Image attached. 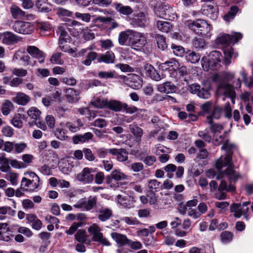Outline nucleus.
Here are the masks:
<instances>
[{
    "instance_id": "obj_53",
    "label": "nucleus",
    "mask_w": 253,
    "mask_h": 253,
    "mask_svg": "<svg viewBox=\"0 0 253 253\" xmlns=\"http://www.w3.org/2000/svg\"><path fill=\"white\" fill-rule=\"evenodd\" d=\"M99 212L100 214L98 215V218L103 221L109 219L111 216V212L108 209L101 210Z\"/></svg>"
},
{
    "instance_id": "obj_15",
    "label": "nucleus",
    "mask_w": 253,
    "mask_h": 253,
    "mask_svg": "<svg viewBox=\"0 0 253 253\" xmlns=\"http://www.w3.org/2000/svg\"><path fill=\"white\" fill-rule=\"evenodd\" d=\"M157 90L161 93L166 94L175 92L177 90L176 86L171 82H166L157 85Z\"/></svg>"
},
{
    "instance_id": "obj_61",
    "label": "nucleus",
    "mask_w": 253,
    "mask_h": 253,
    "mask_svg": "<svg viewBox=\"0 0 253 253\" xmlns=\"http://www.w3.org/2000/svg\"><path fill=\"white\" fill-rule=\"evenodd\" d=\"M75 15L77 18L81 19L82 21L85 22H88L91 18L90 15L88 13H81L77 12Z\"/></svg>"
},
{
    "instance_id": "obj_51",
    "label": "nucleus",
    "mask_w": 253,
    "mask_h": 253,
    "mask_svg": "<svg viewBox=\"0 0 253 253\" xmlns=\"http://www.w3.org/2000/svg\"><path fill=\"white\" fill-rule=\"evenodd\" d=\"M155 192V191L152 190H150L147 192V196L150 205H154L157 203L158 196H156Z\"/></svg>"
},
{
    "instance_id": "obj_40",
    "label": "nucleus",
    "mask_w": 253,
    "mask_h": 253,
    "mask_svg": "<svg viewBox=\"0 0 253 253\" xmlns=\"http://www.w3.org/2000/svg\"><path fill=\"white\" fill-rule=\"evenodd\" d=\"M133 35H130L126 32H122L119 34V42L122 44H125L126 42L129 45V42L130 38H131Z\"/></svg>"
},
{
    "instance_id": "obj_29",
    "label": "nucleus",
    "mask_w": 253,
    "mask_h": 253,
    "mask_svg": "<svg viewBox=\"0 0 253 253\" xmlns=\"http://www.w3.org/2000/svg\"><path fill=\"white\" fill-rule=\"evenodd\" d=\"M91 104L95 108H102L107 107L111 108V102H107V101L104 99L97 98L91 102Z\"/></svg>"
},
{
    "instance_id": "obj_21",
    "label": "nucleus",
    "mask_w": 253,
    "mask_h": 253,
    "mask_svg": "<svg viewBox=\"0 0 253 253\" xmlns=\"http://www.w3.org/2000/svg\"><path fill=\"white\" fill-rule=\"evenodd\" d=\"M128 151L124 149H117L112 148V155L116 156L117 159L120 162H125L127 159Z\"/></svg>"
},
{
    "instance_id": "obj_8",
    "label": "nucleus",
    "mask_w": 253,
    "mask_h": 253,
    "mask_svg": "<svg viewBox=\"0 0 253 253\" xmlns=\"http://www.w3.org/2000/svg\"><path fill=\"white\" fill-rule=\"evenodd\" d=\"M124 83L132 89H139L142 86L143 80L140 76L131 74L126 77Z\"/></svg>"
},
{
    "instance_id": "obj_37",
    "label": "nucleus",
    "mask_w": 253,
    "mask_h": 253,
    "mask_svg": "<svg viewBox=\"0 0 253 253\" xmlns=\"http://www.w3.org/2000/svg\"><path fill=\"white\" fill-rule=\"evenodd\" d=\"M127 104L122 102L112 99V111L115 112L124 111V107H126Z\"/></svg>"
},
{
    "instance_id": "obj_57",
    "label": "nucleus",
    "mask_w": 253,
    "mask_h": 253,
    "mask_svg": "<svg viewBox=\"0 0 253 253\" xmlns=\"http://www.w3.org/2000/svg\"><path fill=\"white\" fill-rule=\"evenodd\" d=\"M144 163L147 166H152L156 161V158L154 156H147L144 159H141Z\"/></svg>"
},
{
    "instance_id": "obj_10",
    "label": "nucleus",
    "mask_w": 253,
    "mask_h": 253,
    "mask_svg": "<svg viewBox=\"0 0 253 253\" xmlns=\"http://www.w3.org/2000/svg\"><path fill=\"white\" fill-rule=\"evenodd\" d=\"M147 42L146 38L144 36L141 35L138 36L133 35L129 39V45L135 50L141 51Z\"/></svg>"
},
{
    "instance_id": "obj_35",
    "label": "nucleus",
    "mask_w": 253,
    "mask_h": 253,
    "mask_svg": "<svg viewBox=\"0 0 253 253\" xmlns=\"http://www.w3.org/2000/svg\"><path fill=\"white\" fill-rule=\"evenodd\" d=\"M170 47L175 55L182 57L185 55L186 51L183 46L172 43Z\"/></svg>"
},
{
    "instance_id": "obj_23",
    "label": "nucleus",
    "mask_w": 253,
    "mask_h": 253,
    "mask_svg": "<svg viewBox=\"0 0 253 253\" xmlns=\"http://www.w3.org/2000/svg\"><path fill=\"white\" fill-rule=\"evenodd\" d=\"M112 238H113L120 246H123L130 242L125 235L119 234L116 232L112 233Z\"/></svg>"
},
{
    "instance_id": "obj_17",
    "label": "nucleus",
    "mask_w": 253,
    "mask_h": 253,
    "mask_svg": "<svg viewBox=\"0 0 253 253\" xmlns=\"http://www.w3.org/2000/svg\"><path fill=\"white\" fill-rule=\"evenodd\" d=\"M2 42L7 45H11L19 41L18 36L10 32H5L2 34Z\"/></svg>"
},
{
    "instance_id": "obj_26",
    "label": "nucleus",
    "mask_w": 253,
    "mask_h": 253,
    "mask_svg": "<svg viewBox=\"0 0 253 253\" xmlns=\"http://www.w3.org/2000/svg\"><path fill=\"white\" fill-rule=\"evenodd\" d=\"M184 56L187 62L191 63H196L198 62L200 59L199 54L190 50L186 51Z\"/></svg>"
},
{
    "instance_id": "obj_58",
    "label": "nucleus",
    "mask_w": 253,
    "mask_h": 253,
    "mask_svg": "<svg viewBox=\"0 0 253 253\" xmlns=\"http://www.w3.org/2000/svg\"><path fill=\"white\" fill-rule=\"evenodd\" d=\"M115 67L118 69H120L122 72H131L134 71L133 68L130 67L128 64L120 63L116 64Z\"/></svg>"
},
{
    "instance_id": "obj_59",
    "label": "nucleus",
    "mask_w": 253,
    "mask_h": 253,
    "mask_svg": "<svg viewBox=\"0 0 253 253\" xmlns=\"http://www.w3.org/2000/svg\"><path fill=\"white\" fill-rule=\"evenodd\" d=\"M27 147V144L24 142L14 143V145L15 152L17 153H20L22 152Z\"/></svg>"
},
{
    "instance_id": "obj_22",
    "label": "nucleus",
    "mask_w": 253,
    "mask_h": 253,
    "mask_svg": "<svg viewBox=\"0 0 253 253\" xmlns=\"http://www.w3.org/2000/svg\"><path fill=\"white\" fill-rule=\"evenodd\" d=\"M30 100V96L22 92H18L12 99L13 101L21 105H26Z\"/></svg>"
},
{
    "instance_id": "obj_3",
    "label": "nucleus",
    "mask_w": 253,
    "mask_h": 253,
    "mask_svg": "<svg viewBox=\"0 0 253 253\" xmlns=\"http://www.w3.org/2000/svg\"><path fill=\"white\" fill-rule=\"evenodd\" d=\"M242 38L243 35L241 33L234 32L233 35L223 33L215 40L214 43L217 46H228L238 42Z\"/></svg>"
},
{
    "instance_id": "obj_18",
    "label": "nucleus",
    "mask_w": 253,
    "mask_h": 253,
    "mask_svg": "<svg viewBox=\"0 0 253 253\" xmlns=\"http://www.w3.org/2000/svg\"><path fill=\"white\" fill-rule=\"evenodd\" d=\"M218 88L219 90L221 89L224 90L222 94L225 97L230 98L233 96H236L234 87L230 84L223 83L219 84Z\"/></svg>"
},
{
    "instance_id": "obj_1",
    "label": "nucleus",
    "mask_w": 253,
    "mask_h": 253,
    "mask_svg": "<svg viewBox=\"0 0 253 253\" xmlns=\"http://www.w3.org/2000/svg\"><path fill=\"white\" fill-rule=\"evenodd\" d=\"M222 56L220 51L214 50L210 53L207 56H204L201 60L203 69L209 71L217 70L220 66Z\"/></svg>"
},
{
    "instance_id": "obj_62",
    "label": "nucleus",
    "mask_w": 253,
    "mask_h": 253,
    "mask_svg": "<svg viewBox=\"0 0 253 253\" xmlns=\"http://www.w3.org/2000/svg\"><path fill=\"white\" fill-rule=\"evenodd\" d=\"M83 152L84 154L85 158L89 161H93L95 160V156L92 153L91 150L88 148H84Z\"/></svg>"
},
{
    "instance_id": "obj_2",
    "label": "nucleus",
    "mask_w": 253,
    "mask_h": 253,
    "mask_svg": "<svg viewBox=\"0 0 253 253\" xmlns=\"http://www.w3.org/2000/svg\"><path fill=\"white\" fill-rule=\"evenodd\" d=\"M188 26L197 35L206 38L210 37V32L212 26L204 20L198 19L195 21H190Z\"/></svg>"
},
{
    "instance_id": "obj_9",
    "label": "nucleus",
    "mask_w": 253,
    "mask_h": 253,
    "mask_svg": "<svg viewBox=\"0 0 253 253\" xmlns=\"http://www.w3.org/2000/svg\"><path fill=\"white\" fill-rule=\"evenodd\" d=\"M12 28L15 32L22 34H30L33 29V26L30 23L21 21L15 22Z\"/></svg>"
},
{
    "instance_id": "obj_27",
    "label": "nucleus",
    "mask_w": 253,
    "mask_h": 253,
    "mask_svg": "<svg viewBox=\"0 0 253 253\" xmlns=\"http://www.w3.org/2000/svg\"><path fill=\"white\" fill-rule=\"evenodd\" d=\"M66 127L72 132H76L80 129V127L83 126V124L80 119H77L74 123L67 122Z\"/></svg>"
},
{
    "instance_id": "obj_64",
    "label": "nucleus",
    "mask_w": 253,
    "mask_h": 253,
    "mask_svg": "<svg viewBox=\"0 0 253 253\" xmlns=\"http://www.w3.org/2000/svg\"><path fill=\"white\" fill-rule=\"evenodd\" d=\"M7 176L8 177V179L9 180L11 183L13 185H16L17 184V174L14 172H8Z\"/></svg>"
},
{
    "instance_id": "obj_33",
    "label": "nucleus",
    "mask_w": 253,
    "mask_h": 253,
    "mask_svg": "<svg viewBox=\"0 0 253 253\" xmlns=\"http://www.w3.org/2000/svg\"><path fill=\"white\" fill-rule=\"evenodd\" d=\"M188 74L187 67L185 66H179L178 69L176 70V72L173 73L172 78L177 80L180 79L187 75Z\"/></svg>"
},
{
    "instance_id": "obj_55",
    "label": "nucleus",
    "mask_w": 253,
    "mask_h": 253,
    "mask_svg": "<svg viewBox=\"0 0 253 253\" xmlns=\"http://www.w3.org/2000/svg\"><path fill=\"white\" fill-rule=\"evenodd\" d=\"M61 55L62 53L60 52H56L53 54L50 58L51 62L52 63L62 64L63 61L61 58Z\"/></svg>"
},
{
    "instance_id": "obj_39",
    "label": "nucleus",
    "mask_w": 253,
    "mask_h": 253,
    "mask_svg": "<svg viewBox=\"0 0 253 253\" xmlns=\"http://www.w3.org/2000/svg\"><path fill=\"white\" fill-rule=\"evenodd\" d=\"M170 64H169L168 67V73L169 75V76L171 78H172L173 73L176 72V70L178 69V67L180 66V63L177 60L173 59H170Z\"/></svg>"
},
{
    "instance_id": "obj_60",
    "label": "nucleus",
    "mask_w": 253,
    "mask_h": 253,
    "mask_svg": "<svg viewBox=\"0 0 253 253\" xmlns=\"http://www.w3.org/2000/svg\"><path fill=\"white\" fill-rule=\"evenodd\" d=\"M235 145L234 144H228V140H227L223 144L222 149L225 150L227 154L233 155V149L235 148Z\"/></svg>"
},
{
    "instance_id": "obj_46",
    "label": "nucleus",
    "mask_w": 253,
    "mask_h": 253,
    "mask_svg": "<svg viewBox=\"0 0 253 253\" xmlns=\"http://www.w3.org/2000/svg\"><path fill=\"white\" fill-rule=\"evenodd\" d=\"M98 56L99 55L96 52H90L88 53L86 59L83 61V63L86 66H89L91 64V61H93L95 59L97 60Z\"/></svg>"
},
{
    "instance_id": "obj_44",
    "label": "nucleus",
    "mask_w": 253,
    "mask_h": 253,
    "mask_svg": "<svg viewBox=\"0 0 253 253\" xmlns=\"http://www.w3.org/2000/svg\"><path fill=\"white\" fill-rule=\"evenodd\" d=\"M28 116L32 119L38 120L41 114V111L36 107H31L27 111Z\"/></svg>"
},
{
    "instance_id": "obj_14",
    "label": "nucleus",
    "mask_w": 253,
    "mask_h": 253,
    "mask_svg": "<svg viewBox=\"0 0 253 253\" xmlns=\"http://www.w3.org/2000/svg\"><path fill=\"white\" fill-rule=\"evenodd\" d=\"M146 23V14L143 12H139L131 19L130 23L135 27H144Z\"/></svg>"
},
{
    "instance_id": "obj_6",
    "label": "nucleus",
    "mask_w": 253,
    "mask_h": 253,
    "mask_svg": "<svg viewBox=\"0 0 253 253\" xmlns=\"http://www.w3.org/2000/svg\"><path fill=\"white\" fill-rule=\"evenodd\" d=\"M95 172L96 170L92 168H85L77 175L76 178L84 183H90L94 179Z\"/></svg>"
},
{
    "instance_id": "obj_54",
    "label": "nucleus",
    "mask_w": 253,
    "mask_h": 253,
    "mask_svg": "<svg viewBox=\"0 0 253 253\" xmlns=\"http://www.w3.org/2000/svg\"><path fill=\"white\" fill-rule=\"evenodd\" d=\"M121 220L124 221L128 225H138L140 223L139 221L136 217L126 216L121 218Z\"/></svg>"
},
{
    "instance_id": "obj_48",
    "label": "nucleus",
    "mask_w": 253,
    "mask_h": 253,
    "mask_svg": "<svg viewBox=\"0 0 253 253\" xmlns=\"http://www.w3.org/2000/svg\"><path fill=\"white\" fill-rule=\"evenodd\" d=\"M97 62H104L109 63L111 62V53L109 51H107L105 54H99L97 58Z\"/></svg>"
},
{
    "instance_id": "obj_16",
    "label": "nucleus",
    "mask_w": 253,
    "mask_h": 253,
    "mask_svg": "<svg viewBox=\"0 0 253 253\" xmlns=\"http://www.w3.org/2000/svg\"><path fill=\"white\" fill-rule=\"evenodd\" d=\"M96 197L90 196L86 201L84 199H82L79 204L75 205L74 207L76 208H85L86 210H91L93 206L96 205Z\"/></svg>"
},
{
    "instance_id": "obj_24",
    "label": "nucleus",
    "mask_w": 253,
    "mask_h": 253,
    "mask_svg": "<svg viewBox=\"0 0 253 253\" xmlns=\"http://www.w3.org/2000/svg\"><path fill=\"white\" fill-rule=\"evenodd\" d=\"M154 38L156 41L159 49L164 50L167 48L168 43H167L166 38L165 36L156 34L154 36Z\"/></svg>"
},
{
    "instance_id": "obj_12",
    "label": "nucleus",
    "mask_w": 253,
    "mask_h": 253,
    "mask_svg": "<svg viewBox=\"0 0 253 253\" xmlns=\"http://www.w3.org/2000/svg\"><path fill=\"white\" fill-rule=\"evenodd\" d=\"M144 69L145 71V75L152 80L155 81H159L162 78L159 72L151 64L146 63L144 65Z\"/></svg>"
},
{
    "instance_id": "obj_36",
    "label": "nucleus",
    "mask_w": 253,
    "mask_h": 253,
    "mask_svg": "<svg viewBox=\"0 0 253 253\" xmlns=\"http://www.w3.org/2000/svg\"><path fill=\"white\" fill-rule=\"evenodd\" d=\"M157 27L160 31L167 33L172 28V25L169 22L159 20L157 21Z\"/></svg>"
},
{
    "instance_id": "obj_34",
    "label": "nucleus",
    "mask_w": 253,
    "mask_h": 253,
    "mask_svg": "<svg viewBox=\"0 0 253 253\" xmlns=\"http://www.w3.org/2000/svg\"><path fill=\"white\" fill-rule=\"evenodd\" d=\"M201 111L198 112V115L204 116L205 114H209L212 108V103L211 101H207L200 106Z\"/></svg>"
},
{
    "instance_id": "obj_42",
    "label": "nucleus",
    "mask_w": 253,
    "mask_h": 253,
    "mask_svg": "<svg viewBox=\"0 0 253 253\" xmlns=\"http://www.w3.org/2000/svg\"><path fill=\"white\" fill-rule=\"evenodd\" d=\"M233 234L228 231H224L220 235V240L224 243H227L231 242L233 239Z\"/></svg>"
},
{
    "instance_id": "obj_56",
    "label": "nucleus",
    "mask_w": 253,
    "mask_h": 253,
    "mask_svg": "<svg viewBox=\"0 0 253 253\" xmlns=\"http://www.w3.org/2000/svg\"><path fill=\"white\" fill-rule=\"evenodd\" d=\"M210 128L212 133L216 134L217 132L220 133L223 129V126L220 124L214 123L210 126Z\"/></svg>"
},
{
    "instance_id": "obj_38",
    "label": "nucleus",
    "mask_w": 253,
    "mask_h": 253,
    "mask_svg": "<svg viewBox=\"0 0 253 253\" xmlns=\"http://www.w3.org/2000/svg\"><path fill=\"white\" fill-rule=\"evenodd\" d=\"M10 162L9 160L4 157H0V164L1 166L0 167V170L2 172H7L10 170V167L9 165Z\"/></svg>"
},
{
    "instance_id": "obj_63",
    "label": "nucleus",
    "mask_w": 253,
    "mask_h": 253,
    "mask_svg": "<svg viewBox=\"0 0 253 253\" xmlns=\"http://www.w3.org/2000/svg\"><path fill=\"white\" fill-rule=\"evenodd\" d=\"M1 132L6 137H11L13 135V129L9 126H6L2 128Z\"/></svg>"
},
{
    "instance_id": "obj_30",
    "label": "nucleus",
    "mask_w": 253,
    "mask_h": 253,
    "mask_svg": "<svg viewBox=\"0 0 253 253\" xmlns=\"http://www.w3.org/2000/svg\"><path fill=\"white\" fill-rule=\"evenodd\" d=\"M239 8L237 6H232L229 10L223 16V19L226 21H230L234 18L235 16L239 11Z\"/></svg>"
},
{
    "instance_id": "obj_11",
    "label": "nucleus",
    "mask_w": 253,
    "mask_h": 253,
    "mask_svg": "<svg viewBox=\"0 0 253 253\" xmlns=\"http://www.w3.org/2000/svg\"><path fill=\"white\" fill-rule=\"evenodd\" d=\"M117 203L119 204L124 208H131L134 206V203L135 202V198L133 196H126L123 197L118 195L115 198Z\"/></svg>"
},
{
    "instance_id": "obj_19",
    "label": "nucleus",
    "mask_w": 253,
    "mask_h": 253,
    "mask_svg": "<svg viewBox=\"0 0 253 253\" xmlns=\"http://www.w3.org/2000/svg\"><path fill=\"white\" fill-rule=\"evenodd\" d=\"M79 92L74 88H69L66 90V98L70 103L77 102L79 99Z\"/></svg>"
},
{
    "instance_id": "obj_32",
    "label": "nucleus",
    "mask_w": 253,
    "mask_h": 253,
    "mask_svg": "<svg viewBox=\"0 0 253 253\" xmlns=\"http://www.w3.org/2000/svg\"><path fill=\"white\" fill-rule=\"evenodd\" d=\"M57 32L60 34L59 44H63L64 42H67V40H69L70 37L66 31L64 26H60Z\"/></svg>"
},
{
    "instance_id": "obj_50",
    "label": "nucleus",
    "mask_w": 253,
    "mask_h": 253,
    "mask_svg": "<svg viewBox=\"0 0 253 253\" xmlns=\"http://www.w3.org/2000/svg\"><path fill=\"white\" fill-rule=\"evenodd\" d=\"M126 178V175L121 172L120 170L115 169L112 171V179H113L115 180L119 181L125 179Z\"/></svg>"
},
{
    "instance_id": "obj_52",
    "label": "nucleus",
    "mask_w": 253,
    "mask_h": 253,
    "mask_svg": "<svg viewBox=\"0 0 253 253\" xmlns=\"http://www.w3.org/2000/svg\"><path fill=\"white\" fill-rule=\"evenodd\" d=\"M222 112V108L219 106H215L211 113L212 117L216 120L220 118Z\"/></svg>"
},
{
    "instance_id": "obj_4",
    "label": "nucleus",
    "mask_w": 253,
    "mask_h": 253,
    "mask_svg": "<svg viewBox=\"0 0 253 253\" xmlns=\"http://www.w3.org/2000/svg\"><path fill=\"white\" fill-rule=\"evenodd\" d=\"M100 231L101 228L95 223L93 224L88 228V232L92 236V241L103 245L109 246V242L103 237V233Z\"/></svg>"
},
{
    "instance_id": "obj_13",
    "label": "nucleus",
    "mask_w": 253,
    "mask_h": 253,
    "mask_svg": "<svg viewBox=\"0 0 253 253\" xmlns=\"http://www.w3.org/2000/svg\"><path fill=\"white\" fill-rule=\"evenodd\" d=\"M39 183L35 182L34 179L30 180L26 177H23L21 181L20 188L24 191H34L39 187Z\"/></svg>"
},
{
    "instance_id": "obj_47",
    "label": "nucleus",
    "mask_w": 253,
    "mask_h": 253,
    "mask_svg": "<svg viewBox=\"0 0 253 253\" xmlns=\"http://www.w3.org/2000/svg\"><path fill=\"white\" fill-rule=\"evenodd\" d=\"M148 187L150 190H152L155 192L160 191L161 188L162 187V184L160 182L156 179H152L149 181L148 183Z\"/></svg>"
},
{
    "instance_id": "obj_25",
    "label": "nucleus",
    "mask_w": 253,
    "mask_h": 253,
    "mask_svg": "<svg viewBox=\"0 0 253 253\" xmlns=\"http://www.w3.org/2000/svg\"><path fill=\"white\" fill-rule=\"evenodd\" d=\"M75 239L79 242L89 245L90 240L88 238L87 235L85 234V231L84 230H79L75 234Z\"/></svg>"
},
{
    "instance_id": "obj_41",
    "label": "nucleus",
    "mask_w": 253,
    "mask_h": 253,
    "mask_svg": "<svg viewBox=\"0 0 253 253\" xmlns=\"http://www.w3.org/2000/svg\"><path fill=\"white\" fill-rule=\"evenodd\" d=\"M124 111H125L126 113L127 114H133L134 113H137L135 116H138L139 114H140V112L142 111H145V110H143L141 109H139L133 105H128L127 104V106L124 107Z\"/></svg>"
},
{
    "instance_id": "obj_7",
    "label": "nucleus",
    "mask_w": 253,
    "mask_h": 253,
    "mask_svg": "<svg viewBox=\"0 0 253 253\" xmlns=\"http://www.w3.org/2000/svg\"><path fill=\"white\" fill-rule=\"evenodd\" d=\"M201 12L212 20H215L219 15V8L217 5L206 4L202 6Z\"/></svg>"
},
{
    "instance_id": "obj_43",
    "label": "nucleus",
    "mask_w": 253,
    "mask_h": 253,
    "mask_svg": "<svg viewBox=\"0 0 253 253\" xmlns=\"http://www.w3.org/2000/svg\"><path fill=\"white\" fill-rule=\"evenodd\" d=\"M12 108H13V105L12 102L9 100H6L2 104L1 110L3 115L6 116L9 114Z\"/></svg>"
},
{
    "instance_id": "obj_20",
    "label": "nucleus",
    "mask_w": 253,
    "mask_h": 253,
    "mask_svg": "<svg viewBox=\"0 0 253 253\" xmlns=\"http://www.w3.org/2000/svg\"><path fill=\"white\" fill-rule=\"evenodd\" d=\"M113 5L116 11L121 14L128 16L133 12L132 9L129 6H125L117 2L114 3Z\"/></svg>"
},
{
    "instance_id": "obj_45",
    "label": "nucleus",
    "mask_w": 253,
    "mask_h": 253,
    "mask_svg": "<svg viewBox=\"0 0 253 253\" xmlns=\"http://www.w3.org/2000/svg\"><path fill=\"white\" fill-rule=\"evenodd\" d=\"M130 129L131 132L136 138L140 139L143 134V130L141 128L136 125H130Z\"/></svg>"
},
{
    "instance_id": "obj_28",
    "label": "nucleus",
    "mask_w": 253,
    "mask_h": 253,
    "mask_svg": "<svg viewBox=\"0 0 253 253\" xmlns=\"http://www.w3.org/2000/svg\"><path fill=\"white\" fill-rule=\"evenodd\" d=\"M10 10L14 19L22 18L25 16V12L16 5H12Z\"/></svg>"
},
{
    "instance_id": "obj_31",
    "label": "nucleus",
    "mask_w": 253,
    "mask_h": 253,
    "mask_svg": "<svg viewBox=\"0 0 253 253\" xmlns=\"http://www.w3.org/2000/svg\"><path fill=\"white\" fill-rule=\"evenodd\" d=\"M36 6L40 11L48 12L51 11L50 5L45 0H38L36 2Z\"/></svg>"
},
{
    "instance_id": "obj_5",
    "label": "nucleus",
    "mask_w": 253,
    "mask_h": 253,
    "mask_svg": "<svg viewBox=\"0 0 253 253\" xmlns=\"http://www.w3.org/2000/svg\"><path fill=\"white\" fill-rule=\"evenodd\" d=\"M172 9L171 7L165 4H161L155 8L156 15L164 19L172 20L174 18L176 14L172 13Z\"/></svg>"
},
{
    "instance_id": "obj_49",
    "label": "nucleus",
    "mask_w": 253,
    "mask_h": 253,
    "mask_svg": "<svg viewBox=\"0 0 253 253\" xmlns=\"http://www.w3.org/2000/svg\"><path fill=\"white\" fill-rule=\"evenodd\" d=\"M210 87L209 88L200 87L199 92H198L197 96L201 98L208 99L211 96V93L210 92Z\"/></svg>"
}]
</instances>
